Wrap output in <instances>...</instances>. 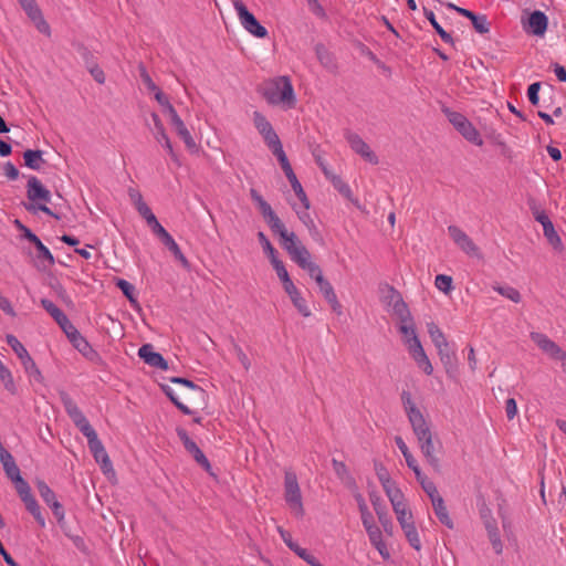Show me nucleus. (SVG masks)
Returning a JSON list of instances; mask_svg holds the SVG:
<instances>
[{
	"instance_id": "f257e3e1",
	"label": "nucleus",
	"mask_w": 566,
	"mask_h": 566,
	"mask_svg": "<svg viewBox=\"0 0 566 566\" xmlns=\"http://www.w3.org/2000/svg\"><path fill=\"white\" fill-rule=\"evenodd\" d=\"M252 200L258 205V208L270 227L271 231L279 235L281 244L284 250L289 253L291 259L308 275L315 280L316 284L325 280L321 268L313 261H311V253L301 243L294 232L289 231L277 214L274 212L272 207L264 200V198L255 190H250Z\"/></svg>"
},
{
	"instance_id": "f03ea898",
	"label": "nucleus",
	"mask_w": 566,
	"mask_h": 566,
	"mask_svg": "<svg viewBox=\"0 0 566 566\" xmlns=\"http://www.w3.org/2000/svg\"><path fill=\"white\" fill-rule=\"evenodd\" d=\"M261 92L270 105L281 106L285 111L292 109L296 105L294 87L287 76H277L266 81Z\"/></svg>"
},
{
	"instance_id": "7ed1b4c3",
	"label": "nucleus",
	"mask_w": 566,
	"mask_h": 566,
	"mask_svg": "<svg viewBox=\"0 0 566 566\" xmlns=\"http://www.w3.org/2000/svg\"><path fill=\"white\" fill-rule=\"evenodd\" d=\"M401 401L405 409V412L408 417L410 426L417 440H420L429 434H431V429L429 422L426 420L423 413L417 408L415 401L412 400L411 394L409 391L403 390L401 394Z\"/></svg>"
},
{
	"instance_id": "20e7f679",
	"label": "nucleus",
	"mask_w": 566,
	"mask_h": 566,
	"mask_svg": "<svg viewBox=\"0 0 566 566\" xmlns=\"http://www.w3.org/2000/svg\"><path fill=\"white\" fill-rule=\"evenodd\" d=\"M27 196L28 199L32 202L41 201L43 203H30L25 206L28 211H36L40 210L48 216H51L55 219H59V216L55 214L45 203L51 200L50 191L41 184V181L35 177L31 176L28 180L27 185Z\"/></svg>"
},
{
	"instance_id": "39448f33",
	"label": "nucleus",
	"mask_w": 566,
	"mask_h": 566,
	"mask_svg": "<svg viewBox=\"0 0 566 566\" xmlns=\"http://www.w3.org/2000/svg\"><path fill=\"white\" fill-rule=\"evenodd\" d=\"M284 500L291 512L297 517L304 516L303 499L296 473L292 470L284 472Z\"/></svg>"
},
{
	"instance_id": "423d86ee",
	"label": "nucleus",
	"mask_w": 566,
	"mask_h": 566,
	"mask_svg": "<svg viewBox=\"0 0 566 566\" xmlns=\"http://www.w3.org/2000/svg\"><path fill=\"white\" fill-rule=\"evenodd\" d=\"M441 112L448 118V120L453 125V127L470 143L482 146L483 139L478 132V129L472 125V123L461 113L452 111L448 106L443 105L441 107Z\"/></svg>"
},
{
	"instance_id": "0eeeda50",
	"label": "nucleus",
	"mask_w": 566,
	"mask_h": 566,
	"mask_svg": "<svg viewBox=\"0 0 566 566\" xmlns=\"http://www.w3.org/2000/svg\"><path fill=\"white\" fill-rule=\"evenodd\" d=\"M6 340H7V344L11 347V349L14 352V354L20 359L25 374L30 378V381L43 384L44 377H43L41 370L38 368L35 361L30 356L29 352L22 345V343L14 335H11V334L7 335Z\"/></svg>"
},
{
	"instance_id": "6e6552de",
	"label": "nucleus",
	"mask_w": 566,
	"mask_h": 566,
	"mask_svg": "<svg viewBox=\"0 0 566 566\" xmlns=\"http://www.w3.org/2000/svg\"><path fill=\"white\" fill-rule=\"evenodd\" d=\"M61 400L67 416L72 419L75 427L83 433L86 439L96 433L82 410L67 394L63 392L61 395Z\"/></svg>"
},
{
	"instance_id": "1a4fd4ad",
	"label": "nucleus",
	"mask_w": 566,
	"mask_h": 566,
	"mask_svg": "<svg viewBox=\"0 0 566 566\" xmlns=\"http://www.w3.org/2000/svg\"><path fill=\"white\" fill-rule=\"evenodd\" d=\"M232 3L240 23L250 34L259 39H264L268 36V30L260 24L256 18L248 10L241 0H233Z\"/></svg>"
},
{
	"instance_id": "9d476101",
	"label": "nucleus",
	"mask_w": 566,
	"mask_h": 566,
	"mask_svg": "<svg viewBox=\"0 0 566 566\" xmlns=\"http://www.w3.org/2000/svg\"><path fill=\"white\" fill-rule=\"evenodd\" d=\"M448 233L453 242L462 250L465 254L474 258H482L481 251L472 239L458 226H449Z\"/></svg>"
},
{
	"instance_id": "9b49d317",
	"label": "nucleus",
	"mask_w": 566,
	"mask_h": 566,
	"mask_svg": "<svg viewBox=\"0 0 566 566\" xmlns=\"http://www.w3.org/2000/svg\"><path fill=\"white\" fill-rule=\"evenodd\" d=\"M176 432H177L178 438L182 442L186 451L193 457L195 461L199 465H201L206 472L212 474V472H211L212 468H211L209 460L207 459L205 453L200 450V448L197 446V443L190 439V437L188 436V432L184 428H177Z\"/></svg>"
},
{
	"instance_id": "f8f14e48",
	"label": "nucleus",
	"mask_w": 566,
	"mask_h": 566,
	"mask_svg": "<svg viewBox=\"0 0 566 566\" xmlns=\"http://www.w3.org/2000/svg\"><path fill=\"white\" fill-rule=\"evenodd\" d=\"M35 485L40 496L52 510V513L57 522L62 523L64 521L65 512L63 505L56 500L54 491L42 480H38Z\"/></svg>"
},
{
	"instance_id": "ddd939ff",
	"label": "nucleus",
	"mask_w": 566,
	"mask_h": 566,
	"mask_svg": "<svg viewBox=\"0 0 566 566\" xmlns=\"http://www.w3.org/2000/svg\"><path fill=\"white\" fill-rule=\"evenodd\" d=\"M87 444L92 452L94 460L99 464L101 470L107 474L114 472L112 461L102 443L98 439L97 433L92 434L87 438Z\"/></svg>"
},
{
	"instance_id": "4468645a",
	"label": "nucleus",
	"mask_w": 566,
	"mask_h": 566,
	"mask_svg": "<svg viewBox=\"0 0 566 566\" xmlns=\"http://www.w3.org/2000/svg\"><path fill=\"white\" fill-rule=\"evenodd\" d=\"M151 119H153V123H154V127L150 128L153 135H154V138L163 145V147L167 150V153L169 154V156L171 157V159L174 161H177L178 160V157L174 150V147H172V144L166 133V129L164 127V124L161 122V119L159 118L158 114L156 113H151L150 115Z\"/></svg>"
},
{
	"instance_id": "2eb2a0df",
	"label": "nucleus",
	"mask_w": 566,
	"mask_h": 566,
	"mask_svg": "<svg viewBox=\"0 0 566 566\" xmlns=\"http://www.w3.org/2000/svg\"><path fill=\"white\" fill-rule=\"evenodd\" d=\"M21 231L23 237L34 244L36 248V259L41 263H46L49 266H52L55 263L54 256L51 251L42 243L36 234H34L29 228L25 226H21Z\"/></svg>"
},
{
	"instance_id": "dca6fc26",
	"label": "nucleus",
	"mask_w": 566,
	"mask_h": 566,
	"mask_svg": "<svg viewBox=\"0 0 566 566\" xmlns=\"http://www.w3.org/2000/svg\"><path fill=\"white\" fill-rule=\"evenodd\" d=\"M347 142L350 148L358 155H360L366 161L377 165L379 163L377 155L370 149V147L363 140V138L354 133L347 135Z\"/></svg>"
},
{
	"instance_id": "f3484780",
	"label": "nucleus",
	"mask_w": 566,
	"mask_h": 566,
	"mask_svg": "<svg viewBox=\"0 0 566 566\" xmlns=\"http://www.w3.org/2000/svg\"><path fill=\"white\" fill-rule=\"evenodd\" d=\"M548 18L539 10H535L528 17L527 25H524V30L536 36H543L547 30Z\"/></svg>"
},
{
	"instance_id": "a211bd4d",
	"label": "nucleus",
	"mask_w": 566,
	"mask_h": 566,
	"mask_svg": "<svg viewBox=\"0 0 566 566\" xmlns=\"http://www.w3.org/2000/svg\"><path fill=\"white\" fill-rule=\"evenodd\" d=\"M138 356L150 367L159 368L161 370L168 369V363L161 354L154 352L150 344H145L138 349Z\"/></svg>"
},
{
	"instance_id": "6ab92c4d",
	"label": "nucleus",
	"mask_w": 566,
	"mask_h": 566,
	"mask_svg": "<svg viewBox=\"0 0 566 566\" xmlns=\"http://www.w3.org/2000/svg\"><path fill=\"white\" fill-rule=\"evenodd\" d=\"M531 339L549 357L556 359L563 349L545 334L538 332L531 333Z\"/></svg>"
},
{
	"instance_id": "aec40b11",
	"label": "nucleus",
	"mask_w": 566,
	"mask_h": 566,
	"mask_svg": "<svg viewBox=\"0 0 566 566\" xmlns=\"http://www.w3.org/2000/svg\"><path fill=\"white\" fill-rule=\"evenodd\" d=\"M409 354L426 375L432 374L433 367L420 342H413V349Z\"/></svg>"
},
{
	"instance_id": "412c9836",
	"label": "nucleus",
	"mask_w": 566,
	"mask_h": 566,
	"mask_svg": "<svg viewBox=\"0 0 566 566\" xmlns=\"http://www.w3.org/2000/svg\"><path fill=\"white\" fill-rule=\"evenodd\" d=\"M317 285H318L319 291L323 294L324 298L331 305L332 311L335 312L337 315H340L343 313L342 304L339 303L332 284L325 279L322 282H319Z\"/></svg>"
},
{
	"instance_id": "4be33fe9",
	"label": "nucleus",
	"mask_w": 566,
	"mask_h": 566,
	"mask_svg": "<svg viewBox=\"0 0 566 566\" xmlns=\"http://www.w3.org/2000/svg\"><path fill=\"white\" fill-rule=\"evenodd\" d=\"M391 302L395 314L398 315L400 323H411V315L407 304L401 298L400 294L391 287Z\"/></svg>"
},
{
	"instance_id": "5701e85b",
	"label": "nucleus",
	"mask_w": 566,
	"mask_h": 566,
	"mask_svg": "<svg viewBox=\"0 0 566 566\" xmlns=\"http://www.w3.org/2000/svg\"><path fill=\"white\" fill-rule=\"evenodd\" d=\"M170 124L175 128L178 136L184 140L187 148H196L195 139L179 115H175L174 118L170 119Z\"/></svg>"
},
{
	"instance_id": "b1692460",
	"label": "nucleus",
	"mask_w": 566,
	"mask_h": 566,
	"mask_svg": "<svg viewBox=\"0 0 566 566\" xmlns=\"http://www.w3.org/2000/svg\"><path fill=\"white\" fill-rule=\"evenodd\" d=\"M420 450L424 458L427 459L428 463L433 467L434 469L439 468V459L434 454V444L432 439V433L418 440Z\"/></svg>"
},
{
	"instance_id": "393cba45",
	"label": "nucleus",
	"mask_w": 566,
	"mask_h": 566,
	"mask_svg": "<svg viewBox=\"0 0 566 566\" xmlns=\"http://www.w3.org/2000/svg\"><path fill=\"white\" fill-rule=\"evenodd\" d=\"M69 340L84 357L93 359L96 356V352L78 331L70 335Z\"/></svg>"
},
{
	"instance_id": "a878e982",
	"label": "nucleus",
	"mask_w": 566,
	"mask_h": 566,
	"mask_svg": "<svg viewBox=\"0 0 566 566\" xmlns=\"http://www.w3.org/2000/svg\"><path fill=\"white\" fill-rule=\"evenodd\" d=\"M482 516L484 518L485 528L489 534L490 542L495 551L496 554L502 553V542L500 538V533L496 526V522L492 517H488L482 513Z\"/></svg>"
},
{
	"instance_id": "bb28decb",
	"label": "nucleus",
	"mask_w": 566,
	"mask_h": 566,
	"mask_svg": "<svg viewBox=\"0 0 566 566\" xmlns=\"http://www.w3.org/2000/svg\"><path fill=\"white\" fill-rule=\"evenodd\" d=\"M441 363L443 364L447 373L455 369L457 356L455 352L451 348L450 344H443L441 347H436Z\"/></svg>"
},
{
	"instance_id": "cd10ccee",
	"label": "nucleus",
	"mask_w": 566,
	"mask_h": 566,
	"mask_svg": "<svg viewBox=\"0 0 566 566\" xmlns=\"http://www.w3.org/2000/svg\"><path fill=\"white\" fill-rule=\"evenodd\" d=\"M323 168V172L328 178L334 186V188L346 199L353 201V192L347 182H345L339 176L332 174L325 167Z\"/></svg>"
},
{
	"instance_id": "c85d7f7f",
	"label": "nucleus",
	"mask_w": 566,
	"mask_h": 566,
	"mask_svg": "<svg viewBox=\"0 0 566 566\" xmlns=\"http://www.w3.org/2000/svg\"><path fill=\"white\" fill-rule=\"evenodd\" d=\"M27 15L32 20L35 28L43 34L50 35V25L44 20L43 14L38 4L25 11Z\"/></svg>"
},
{
	"instance_id": "c756f323",
	"label": "nucleus",
	"mask_w": 566,
	"mask_h": 566,
	"mask_svg": "<svg viewBox=\"0 0 566 566\" xmlns=\"http://www.w3.org/2000/svg\"><path fill=\"white\" fill-rule=\"evenodd\" d=\"M399 332L402 334L403 343L410 353L413 349V342H420L416 333L413 321L411 319V323H401Z\"/></svg>"
},
{
	"instance_id": "7c9ffc66",
	"label": "nucleus",
	"mask_w": 566,
	"mask_h": 566,
	"mask_svg": "<svg viewBox=\"0 0 566 566\" xmlns=\"http://www.w3.org/2000/svg\"><path fill=\"white\" fill-rule=\"evenodd\" d=\"M432 503V506H433V510H434V513L438 517V520L443 524L446 525L448 528L452 530L453 528V521L451 520V517L449 516V513H448V510L444 505V501L442 497H439V499H433V501L431 502Z\"/></svg>"
},
{
	"instance_id": "2f4dec72",
	"label": "nucleus",
	"mask_w": 566,
	"mask_h": 566,
	"mask_svg": "<svg viewBox=\"0 0 566 566\" xmlns=\"http://www.w3.org/2000/svg\"><path fill=\"white\" fill-rule=\"evenodd\" d=\"M334 472L338 476V479L348 488H353L356 485L355 479L349 473L346 464L342 461H338L336 459H333L332 461Z\"/></svg>"
},
{
	"instance_id": "473e14b6",
	"label": "nucleus",
	"mask_w": 566,
	"mask_h": 566,
	"mask_svg": "<svg viewBox=\"0 0 566 566\" xmlns=\"http://www.w3.org/2000/svg\"><path fill=\"white\" fill-rule=\"evenodd\" d=\"M423 14L444 43L453 44V38L437 21L433 11L423 8Z\"/></svg>"
},
{
	"instance_id": "72a5a7b5",
	"label": "nucleus",
	"mask_w": 566,
	"mask_h": 566,
	"mask_svg": "<svg viewBox=\"0 0 566 566\" xmlns=\"http://www.w3.org/2000/svg\"><path fill=\"white\" fill-rule=\"evenodd\" d=\"M41 150L27 149L23 153L24 165L33 170H40L45 163Z\"/></svg>"
},
{
	"instance_id": "f704fd0d",
	"label": "nucleus",
	"mask_w": 566,
	"mask_h": 566,
	"mask_svg": "<svg viewBox=\"0 0 566 566\" xmlns=\"http://www.w3.org/2000/svg\"><path fill=\"white\" fill-rule=\"evenodd\" d=\"M163 244L171 252V254L175 256V259L180 262L182 268L186 270L190 269V263L185 256V254L181 252L179 245L175 241V239L170 235L165 241H163Z\"/></svg>"
},
{
	"instance_id": "c9c22d12",
	"label": "nucleus",
	"mask_w": 566,
	"mask_h": 566,
	"mask_svg": "<svg viewBox=\"0 0 566 566\" xmlns=\"http://www.w3.org/2000/svg\"><path fill=\"white\" fill-rule=\"evenodd\" d=\"M315 54L319 63L327 70H334L336 62L333 54L325 48V45L318 43L315 45Z\"/></svg>"
},
{
	"instance_id": "e433bc0d",
	"label": "nucleus",
	"mask_w": 566,
	"mask_h": 566,
	"mask_svg": "<svg viewBox=\"0 0 566 566\" xmlns=\"http://www.w3.org/2000/svg\"><path fill=\"white\" fill-rule=\"evenodd\" d=\"M117 287L123 292V294L128 298L130 305L135 310H139V303L135 295V286L124 279H119L116 283Z\"/></svg>"
},
{
	"instance_id": "4c0bfd02",
	"label": "nucleus",
	"mask_w": 566,
	"mask_h": 566,
	"mask_svg": "<svg viewBox=\"0 0 566 566\" xmlns=\"http://www.w3.org/2000/svg\"><path fill=\"white\" fill-rule=\"evenodd\" d=\"M392 509H394V512L397 516V520H398L400 526H403L409 523H413L412 514L408 510L403 500L392 504Z\"/></svg>"
},
{
	"instance_id": "58836bf2",
	"label": "nucleus",
	"mask_w": 566,
	"mask_h": 566,
	"mask_svg": "<svg viewBox=\"0 0 566 566\" xmlns=\"http://www.w3.org/2000/svg\"><path fill=\"white\" fill-rule=\"evenodd\" d=\"M286 178L290 181L291 187H292L293 191L295 192L296 197L301 200L303 207H305V209H310V200L307 199V196H306L301 182L298 181L296 175L294 172H291V174H287Z\"/></svg>"
},
{
	"instance_id": "ea45409f",
	"label": "nucleus",
	"mask_w": 566,
	"mask_h": 566,
	"mask_svg": "<svg viewBox=\"0 0 566 566\" xmlns=\"http://www.w3.org/2000/svg\"><path fill=\"white\" fill-rule=\"evenodd\" d=\"M28 512L34 517L41 527L45 526V518L42 515L41 507L34 496L22 501Z\"/></svg>"
},
{
	"instance_id": "a19ab883",
	"label": "nucleus",
	"mask_w": 566,
	"mask_h": 566,
	"mask_svg": "<svg viewBox=\"0 0 566 566\" xmlns=\"http://www.w3.org/2000/svg\"><path fill=\"white\" fill-rule=\"evenodd\" d=\"M0 380L3 384L4 389L11 395H17L18 388L14 382L12 373L2 364L0 360Z\"/></svg>"
},
{
	"instance_id": "79ce46f5",
	"label": "nucleus",
	"mask_w": 566,
	"mask_h": 566,
	"mask_svg": "<svg viewBox=\"0 0 566 566\" xmlns=\"http://www.w3.org/2000/svg\"><path fill=\"white\" fill-rule=\"evenodd\" d=\"M370 501L374 505L375 512L378 516L380 524L382 525L384 530L388 532L389 527H391V522L389 516L387 515L385 507L381 505L379 497L371 495Z\"/></svg>"
},
{
	"instance_id": "37998d69",
	"label": "nucleus",
	"mask_w": 566,
	"mask_h": 566,
	"mask_svg": "<svg viewBox=\"0 0 566 566\" xmlns=\"http://www.w3.org/2000/svg\"><path fill=\"white\" fill-rule=\"evenodd\" d=\"M401 528H402L410 546L413 547L416 551H420L421 542H420L419 534H418L415 523L406 524V525L401 526Z\"/></svg>"
},
{
	"instance_id": "c03bdc74",
	"label": "nucleus",
	"mask_w": 566,
	"mask_h": 566,
	"mask_svg": "<svg viewBox=\"0 0 566 566\" xmlns=\"http://www.w3.org/2000/svg\"><path fill=\"white\" fill-rule=\"evenodd\" d=\"M427 328H428V334L436 347H441V345L449 343L447 340L443 332L439 328V326L436 323H433V322L428 323Z\"/></svg>"
},
{
	"instance_id": "a18cd8bd",
	"label": "nucleus",
	"mask_w": 566,
	"mask_h": 566,
	"mask_svg": "<svg viewBox=\"0 0 566 566\" xmlns=\"http://www.w3.org/2000/svg\"><path fill=\"white\" fill-rule=\"evenodd\" d=\"M293 209L296 212L300 221L308 229L310 233L312 235H318L317 227L310 216L308 209H305V207H303V210H298L295 207H293Z\"/></svg>"
},
{
	"instance_id": "49530a36",
	"label": "nucleus",
	"mask_w": 566,
	"mask_h": 566,
	"mask_svg": "<svg viewBox=\"0 0 566 566\" xmlns=\"http://www.w3.org/2000/svg\"><path fill=\"white\" fill-rule=\"evenodd\" d=\"M161 389L165 395L171 400V402L184 413V415H192L193 411L188 408L185 403H182L177 396L175 395L174 389L168 385H161Z\"/></svg>"
},
{
	"instance_id": "de8ad7c7",
	"label": "nucleus",
	"mask_w": 566,
	"mask_h": 566,
	"mask_svg": "<svg viewBox=\"0 0 566 566\" xmlns=\"http://www.w3.org/2000/svg\"><path fill=\"white\" fill-rule=\"evenodd\" d=\"M41 305L56 323H61V319L65 316L64 312L48 298H42Z\"/></svg>"
},
{
	"instance_id": "09e8293b",
	"label": "nucleus",
	"mask_w": 566,
	"mask_h": 566,
	"mask_svg": "<svg viewBox=\"0 0 566 566\" xmlns=\"http://www.w3.org/2000/svg\"><path fill=\"white\" fill-rule=\"evenodd\" d=\"M494 291H496L502 296L511 300L514 303H520L522 300L521 293L513 286L505 285V286H494Z\"/></svg>"
},
{
	"instance_id": "8fccbe9b",
	"label": "nucleus",
	"mask_w": 566,
	"mask_h": 566,
	"mask_svg": "<svg viewBox=\"0 0 566 566\" xmlns=\"http://www.w3.org/2000/svg\"><path fill=\"white\" fill-rule=\"evenodd\" d=\"M253 123L261 136L273 128L266 117L258 111L253 113Z\"/></svg>"
},
{
	"instance_id": "3c124183",
	"label": "nucleus",
	"mask_w": 566,
	"mask_h": 566,
	"mask_svg": "<svg viewBox=\"0 0 566 566\" xmlns=\"http://www.w3.org/2000/svg\"><path fill=\"white\" fill-rule=\"evenodd\" d=\"M293 305L296 307V310L298 311V313L304 316V317H308L311 316V310L310 307L307 306L306 304V301L305 298L302 296L301 292L298 291L295 295H291L290 296Z\"/></svg>"
},
{
	"instance_id": "603ef678",
	"label": "nucleus",
	"mask_w": 566,
	"mask_h": 566,
	"mask_svg": "<svg viewBox=\"0 0 566 566\" xmlns=\"http://www.w3.org/2000/svg\"><path fill=\"white\" fill-rule=\"evenodd\" d=\"M544 235L547 238L548 242L556 249L562 247V240L557 232L554 229L553 222H547L543 227Z\"/></svg>"
},
{
	"instance_id": "864d4df0",
	"label": "nucleus",
	"mask_w": 566,
	"mask_h": 566,
	"mask_svg": "<svg viewBox=\"0 0 566 566\" xmlns=\"http://www.w3.org/2000/svg\"><path fill=\"white\" fill-rule=\"evenodd\" d=\"M273 155L277 158L280 165H281V168L282 170L284 171L285 176H287V174H291V172H294L293 169H292V166L287 159V156L283 149V146L281 147H276V149L272 150Z\"/></svg>"
},
{
	"instance_id": "5fc2aeb1",
	"label": "nucleus",
	"mask_w": 566,
	"mask_h": 566,
	"mask_svg": "<svg viewBox=\"0 0 566 566\" xmlns=\"http://www.w3.org/2000/svg\"><path fill=\"white\" fill-rule=\"evenodd\" d=\"M387 496L389 497L391 505L403 500V495L401 491L396 486L392 480H389V483H386V486H382Z\"/></svg>"
},
{
	"instance_id": "6e6d98bb",
	"label": "nucleus",
	"mask_w": 566,
	"mask_h": 566,
	"mask_svg": "<svg viewBox=\"0 0 566 566\" xmlns=\"http://www.w3.org/2000/svg\"><path fill=\"white\" fill-rule=\"evenodd\" d=\"M471 22L478 33L485 34L490 31V23L484 14H475Z\"/></svg>"
},
{
	"instance_id": "4d7b16f0",
	"label": "nucleus",
	"mask_w": 566,
	"mask_h": 566,
	"mask_svg": "<svg viewBox=\"0 0 566 566\" xmlns=\"http://www.w3.org/2000/svg\"><path fill=\"white\" fill-rule=\"evenodd\" d=\"M13 483L15 484V489L21 501H24L33 496L29 483L23 478H19Z\"/></svg>"
},
{
	"instance_id": "13d9d810",
	"label": "nucleus",
	"mask_w": 566,
	"mask_h": 566,
	"mask_svg": "<svg viewBox=\"0 0 566 566\" xmlns=\"http://www.w3.org/2000/svg\"><path fill=\"white\" fill-rule=\"evenodd\" d=\"M434 285L439 291L449 293L452 290V277L446 274H439L436 276Z\"/></svg>"
},
{
	"instance_id": "bf43d9fd",
	"label": "nucleus",
	"mask_w": 566,
	"mask_h": 566,
	"mask_svg": "<svg viewBox=\"0 0 566 566\" xmlns=\"http://www.w3.org/2000/svg\"><path fill=\"white\" fill-rule=\"evenodd\" d=\"M258 239L263 248V251L268 254V256L272 260L277 259L276 258V250L270 242V240L266 238V235L263 232L258 233Z\"/></svg>"
},
{
	"instance_id": "052dcab7",
	"label": "nucleus",
	"mask_w": 566,
	"mask_h": 566,
	"mask_svg": "<svg viewBox=\"0 0 566 566\" xmlns=\"http://www.w3.org/2000/svg\"><path fill=\"white\" fill-rule=\"evenodd\" d=\"M170 381L174 384H179V385L186 386L189 389L197 391L202 398L206 396V391L200 386H198L197 384H195L193 381H191L187 378L172 377V378H170Z\"/></svg>"
},
{
	"instance_id": "680f3d73",
	"label": "nucleus",
	"mask_w": 566,
	"mask_h": 566,
	"mask_svg": "<svg viewBox=\"0 0 566 566\" xmlns=\"http://www.w3.org/2000/svg\"><path fill=\"white\" fill-rule=\"evenodd\" d=\"M262 137L266 146L271 149V151L276 149V147L282 146V143L273 128L268 133L263 134Z\"/></svg>"
},
{
	"instance_id": "e2e57ef3",
	"label": "nucleus",
	"mask_w": 566,
	"mask_h": 566,
	"mask_svg": "<svg viewBox=\"0 0 566 566\" xmlns=\"http://www.w3.org/2000/svg\"><path fill=\"white\" fill-rule=\"evenodd\" d=\"M366 532L373 546L384 541L381 531L377 525L369 526Z\"/></svg>"
},
{
	"instance_id": "0e129e2a",
	"label": "nucleus",
	"mask_w": 566,
	"mask_h": 566,
	"mask_svg": "<svg viewBox=\"0 0 566 566\" xmlns=\"http://www.w3.org/2000/svg\"><path fill=\"white\" fill-rule=\"evenodd\" d=\"M539 88H541L539 82H535V83L531 84L527 88L528 101L534 106L538 105V102H539V97H538Z\"/></svg>"
},
{
	"instance_id": "69168bd1",
	"label": "nucleus",
	"mask_w": 566,
	"mask_h": 566,
	"mask_svg": "<svg viewBox=\"0 0 566 566\" xmlns=\"http://www.w3.org/2000/svg\"><path fill=\"white\" fill-rule=\"evenodd\" d=\"M271 263H272L279 279L282 281V283L285 281H289L290 275H289V272L286 271L283 262L280 261L279 259H275V260H272Z\"/></svg>"
},
{
	"instance_id": "338daca9",
	"label": "nucleus",
	"mask_w": 566,
	"mask_h": 566,
	"mask_svg": "<svg viewBox=\"0 0 566 566\" xmlns=\"http://www.w3.org/2000/svg\"><path fill=\"white\" fill-rule=\"evenodd\" d=\"M139 75L143 83L146 85L148 91L156 92L159 87L154 83L147 70L144 66H139Z\"/></svg>"
},
{
	"instance_id": "774afa93",
	"label": "nucleus",
	"mask_w": 566,
	"mask_h": 566,
	"mask_svg": "<svg viewBox=\"0 0 566 566\" xmlns=\"http://www.w3.org/2000/svg\"><path fill=\"white\" fill-rule=\"evenodd\" d=\"M233 353L235 354L238 360L241 363L243 368L245 370H249V368L251 366V361H250L249 357L247 356V354L241 348V346H239L238 344H233Z\"/></svg>"
}]
</instances>
